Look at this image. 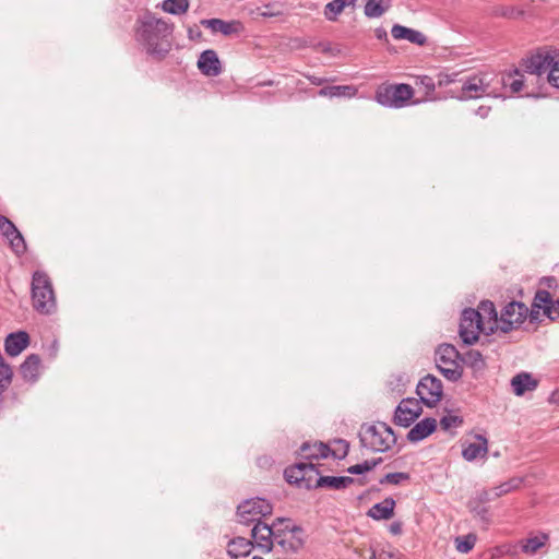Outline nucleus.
Returning a JSON list of instances; mask_svg holds the SVG:
<instances>
[{
  "instance_id": "nucleus-34",
  "label": "nucleus",
  "mask_w": 559,
  "mask_h": 559,
  "mask_svg": "<svg viewBox=\"0 0 559 559\" xmlns=\"http://www.w3.org/2000/svg\"><path fill=\"white\" fill-rule=\"evenodd\" d=\"M463 362L472 368L474 372H480L486 368V361L480 352L476 349L467 350L463 358Z\"/></svg>"
},
{
  "instance_id": "nucleus-15",
  "label": "nucleus",
  "mask_w": 559,
  "mask_h": 559,
  "mask_svg": "<svg viewBox=\"0 0 559 559\" xmlns=\"http://www.w3.org/2000/svg\"><path fill=\"white\" fill-rule=\"evenodd\" d=\"M533 308L543 309L544 314L550 320L559 318V299L554 300L547 290H537L533 301Z\"/></svg>"
},
{
  "instance_id": "nucleus-1",
  "label": "nucleus",
  "mask_w": 559,
  "mask_h": 559,
  "mask_svg": "<svg viewBox=\"0 0 559 559\" xmlns=\"http://www.w3.org/2000/svg\"><path fill=\"white\" fill-rule=\"evenodd\" d=\"M173 31L174 25L171 23L146 11L136 19L134 37L150 56L160 60L171 49L170 36Z\"/></svg>"
},
{
  "instance_id": "nucleus-39",
  "label": "nucleus",
  "mask_w": 559,
  "mask_h": 559,
  "mask_svg": "<svg viewBox=\"0 0 559 559\" xmlns=\"http://www.w3.org/2000/svg\"><path fill=\"white\" fill-rule=\"evenodd\" d=\"M476 543V536L474 534H467L455 538L456 550L461 554L469 552Z\"/></svg>"
},
{
  "instance_id": "nucleus-51",
  "label": "nucleus",
  "mask_w": 559,
  "mask_h": 559,
  "mask_svg": "<svg viewBox=\"0 0 559 559\" xmlns=\"http://www.w3.org/2000/svg\"><path fill=\"white\" fill-rule=\"evenodd\" d=\"M488 112H489L488 107H479L477 110V115H479L483 118L487 117Z\"/></svg>"
},
{
  "instance_id": "nucleus-6",
  "label": "nucleus",
  "mask_w": 559,
  "mask_h": 559,
  "mask_svg": "<svg viewBox=\"0 0 559 559\" xmlns=\"http://www.w3.org/2000/svg\"><path fill=\"white\" fill-rule=\"evenodd\" d=\"M414 95V90L408 84H394L381 87L376 93L377 102L385 107H405Z\"/></svg>"
},
{
  "instance_id": "nucleus-9",
  "label": "nucleus",
  "mask_w": 559,
  "mask_h": 559,
  "mask_svg": "<svg viewBox=\"0 0 559 559\" xmlns=\"http://www.w3.org/2000/svg\"><path fill=\"white\" fill-rule=\"evenodd\" d=\"M416 393L426 406L433 407L443 395V386L437 377L427 374L417 384Z\"/></svg>"
},
{
  "instance_id": "nucleus-3",
  "label": "nucleus",
  "mask_w": 559,
  "mask_h": 559,
  "mask_svg": "<svg viewBox=\"0 0 559 559\" xmlns=\"http://www.w3.org/2000/svg\"><path fill=\"white\" fill-rule=\"evenodd\" d=\"M359 439L362 447L373 452H385L396 442L392 428L384 423L362 426Z\"/></svg>"
},
{
  "instance_id": "nucleus-41",
  "label": "nucleus",
  "mask_w": 559,
  "mask_h": 559,
  "mask_svg": "<svg viewBox=\"0 0 559 559\" xmlns=\"http://www.w3.org/2000/svg\"><path fill=\"white\" fill-rule=\"evenodd\" d=\"M411 476L408 473L404 472H396V473H389L384 475L379 483L381 485L390 484V485H400L403 481L409 480Z\"/></svg>"
},
{
  "instance_id": "nucleus-11",
  "label": "nucleus",
  "mask_w": 559,
  "mask_h": 559,
  "mask_svg": "<svg viewBox=\"0 0 559 559\" xmlns=\"http://www.w3.org/2000/svg\"><path fill=\"white\" fill-rule=\"evenodd\" d=\"M423 408L416 399H404L397 405L394 421L402 427L411 426L421 414Z\"/></svg>"
},
{
  "instance_id": "nucleus-24",
  "label": "nucleus",
  "mask_w": 559,
  "mask_h": 559,
  "mask_svg": "<svg viewBox=\"0 0 559 559\" xmlns=\"http://www.w3.org/2000/svg\"><path fill=\"white\" fill-rule=\"evenodd\" d=\"M21 374L24 380L35 382L39 378L40 372V358L36 354H31L26 357L20 367Z\"/></svg>"
},
{
  "instance_id": "nucleus-50",
  "label": "nucleus",
  "mask_w": 559,
  "mask_h": 559,
  "mask_svg": "<svg viewBox=\"0 0 559 559\" xmlns=\"http://www.w3.org/2000/svg\"><path fill=\"white\" fill-rule=\"evenodd\" d=\"M374 34H376V37L380 40L386 39V37H388L386 31L382 27L376 28Z\"/></svg>"
},
{
  "instance_id": "nucleus-31",
  "label": "nucleus",
  "mask_w": 559,
  "mask_h": 559,
  "mask_svg": "<svg viewBox=\"0 0 559 559\" xmlns=\"http://www.w3.org/2000/svg\"><path fill=\"white\" fill-rule=\"evenodd\" d=\"M391 7V0H367L364 13L367 17L382 16Z\"/></svg>"
},
{
  "instance_id": "nucleus-36",
  "label": "nucleus",
  "mask_w": 559,
  "mask_h": 559,
  "mask_svg": "<svg viewBox=\"0 0 559 559\" xmlns=\"http://www.w3.org/2000/svg\"><path fill=\"white\" fill-rule=\"evenodd\" d=\"M548 538L549 537L547 534H540L525 539L522 544L523 552L528 555L536 554L542 547L546 545Z\"/></svg>"
},
{
  "instance_id": "nucleus-18",
  "label": "nucleus",
  "mask_w": 559,
  "mask_h": 559,
  "mask_svg": "<svg viewBox=\"0 0 559 559\" xmlns=\"http://www.w3.org/2000/svg\"><path fill=\"white\" fill-rule=\"evenodd\" d=\"M198 68L200 71L207 76H217L222 72L221 61L217 53L207 49L204 50L198 60Z\"/></svg>"
},
{
  "instance_id": "nucleus-43",
  "label": "nucleus",
  "mask_w": 559,
  "mask_h": 559,
  "mask_svg": "<svg viewBox=\"0 0 559 559\" xmlns=\"http://www.w3.org/2000/svg\"><path fill=\"white\" fill-rule=\"evenodd\" d=\"M463 424V418L454 414H448L440 420V426L443 430L456 428Z\"/></svg>"
},
{
  "instance_id": "nucleus-46",
  "label": "nucleus",
  "mask_w": 559,
  "mask_h": 559,
  "mask_svg": "<svg viewBox=\"0 0 559 559\" xmlns=\"http://www.w3.org/2000/svg\"><path fill=\"white\" fill-rule=\"evenodd\" d=\"M379 559H400V552L397 550L388 548L378 550Z\"/></svg>"
},
{
  "instance_id": "nucleus-33",
  "label": "nucleus",
  "mask_w": 559,
  "mask_h": 559,
  "mask_svg": "<svg viewBox=\"0 0 559 559\" xmlns=\"http://www.w3.org/2000/svg\"><path fill=\"white\" fill-rule=\"evenodd\" d=\"M357 90L350 85H332L319 91L320 96L333 97H353Z\"/></svg>"
},
{
  "instance_id": "nucleus-28",
  "label": "nucleus",
  "mask_w": 559,
  "mask_h": 559,
  "mask_svg": "<svg viewBox=\"0 0 559 559\" xmlns=\"http://www.w3.org/2000/svg\"><path fill=\"white\" fill-rule=\"evenodd\" d=\"M354 479L349 476H320L317 479L316 487H326L331 489H343L353 484Z\"/></svg>"
},
{
  "instance_id": "nucleus-49",
  "label": "nucleus",
  "mask_w": 559,
  "mask_h": 559,
  "mask_svg": "<svg viewBox=\"0 0 559 559\" xmlns=\"http://www.w3.org/2000/svg\"><path fill=\"white\" fill-rule=\"evenodd\" d=\"M337 444L341 447V449L343 451L342 455H337V457L345 456L347 454V451H348V443L346 441H344V440H338ZM334 456H336L335 453H334Z\"/></svg>"
},
{
  "instance_id": "nucleus-7",
  "label": "nucleus",
  "mask_w": 559,
  "mask_h": 559,
  "mask_svg": "<svg viewBox=\"0 0 559 559\" xmlns=\"http://www.w3.org/2000/svg\"><path fill=\"white\" fill-rule=\"evenodd\" d=\"M273 511V506L263 498H252L243 501L237 508V515L239 522L246 525L251 523L261 522V519L270 515Z\"/></svg>"
},
{
  "instance_id": "nucleus-44",
  "label": "nucleus",
  "mask_w": 559,
  "mask_h": 559,
  "mask_svg": "<svg viewBox=\"0 0 559 559\" xmlns=\"http://www.w3.org/2000/svg\"><path fill=\"white\" fill-rule=\"evenodd\" d=\"M547 78L552 86L559 87V58L557 60L554 59Z\"/></svg>"
},
{
  "instance_id": "nucleus-8",
  "label": "nucleus",
  "mask_w": 559,
  "mask_h": 559,
  "mask_svg": "<svg viewBox=\"0 0 559 559\" xmlns=\"http://www.w3.org/2000/svg\"><path fill=\"white\" fill-rule=\"evenodd\" d=\"M459 332L463 343L471 345L477 342L480 332L487 334L488 330L479 320V313L475 309L468 308L462 312Z\"/></svg>"
},
{
  "instance_id": "nucleus-48",
  "label": "nucleus",
  "mask_w": 559,
  "mask_h": 559,
  "mask_svg": "<svg viewBox=\"0 0 559 559\" xmlns=\"http://www.w3.org/2000/svg\"><path fill=\"white\" fill-rule=\"evenodd\" d=\"M389 531L393 535H400L402 533V523L396 521L390 524Z\"/></svg>"
},
{
  "instance_id": "nucleus-52",
  "label": "nucleus",
  "mask_w": 559,
  "mask_h": 559,
  "mask_svg": "<svg viewBox=\"0 0 559 559\" xmlns=\"http://www.w3.org/2000/svg\"><path fill=\"white\" fill-rule=\"evenodd\" d=\"M310 81L311 83L316 84V85H321L323 82H325L324 79L322 78H317V76H311L310 78Z\"/></svg>"
},
{
  "instance_id": "nucleus-10",
  "label": "nucleus",
  "mask_w": 559,
  "mask_h": 559,
  "mask_svg": "<svg viewBox=\"0 0 559 559\" xmlns=\"http://www.w3.org/2000/svg\"><path fill=\"white\" fill-rule=\"evenodd\" d=\"M491 80L492 78L488 73H480L469 76L462 85L463 97L479 98L484 95H489V86Z\"/></svg>"
},
{
  "instance_id": "nucleus-45",
  "label": "nucleus",
  "mask_w": 559,
  "mask_h": 559,
  "mask_svg": "<svg viewBox=\"0 0 559 559\" xmlns=\"http://www.w3.org/2000/svg\"><path fill=\"white\" fill-rule=\"evenodd\" d=\"M419 84L426 90L427 94H431L436 90L435 82L430 76L424 75L419 78Z\"/></svg>"
},
{
  "instance_id": "nucleus-17",
  "label": "nucleus",
  "mask_w": 559,
  "mask_h": 559,
  "mask_svg": "<svg viewBox=\"0 0 559 559\" xmlns=\"http://www.w3.org/2000/svg\"><path fill=\"white\" fill-rule=\"evenodd\" d=\"M313 473L318 474L312 463L301 462L287 467L284 476L289 484L301 485L302 481L310 479Z\"/></svg>"
},
{
  "instance_id": "nucleus-16",
  "label": "nucleus",
  "mask_w": 559,
  "mask_h": 559,
  "mask_svg": "<svg viewBox=\"0 0 559 559\" xmlns=\"http://www.w3.org/2000/svg\"><path fill=\"white\" fill-rule=\"evenodd\" d=\"M476 312L479 313V320L483 321V324L487 326V335L499 330V317L492 301L483 300Z\"/></svg>"
},
{
  "instance_id": "nucleus-22",
  "label": "nucleus",
  "mask_w": 559,
  "mask_h": 559,
  "mask_svg": "<svg viewBox=\"0 0 559 559\" xmlns=\"http://www.w3.org/2000/svg\"><path fill=\"white\" fill-rule=\"evenodd\" d=\"M391 34L394 39H404L418 46H424L427 43V37L421 32L408 28L400 24L393 25Z\"/></svg>"
},
{
  "instance_id": "nucleus-54",
  "label": "nucleus",
  "mask_w": 559,
  "mask_h": 559,
  "mask_svg": "<svg viewBox=\"0 0 559 559\" xmlns=\"http://www.w3.org/2000/svg\"><path fill=\"white\" fill-rule=\"evenodd\" d=\"M252 559H263V558L260 556H254Z\"/></svg>"
},
{
  "instance_id": "nucleus-26",
  "label": "nucleus",
  "mask_w": 559,
  "mask_h": 559,
  "mask_svg": "<svg viewBox=\"0 0 559 559\" xmlns=\"http://www.w3.org/2000/svg\"><path fill=\"white\" fill-rule=\"evenodd\" d=\"M511 386L513 392L521 396L526 391L534 390L537 386V381L530 373L522 372L512 378Z\"/></svg>"
},
{
  "instance_id": "nucleus-19",
  "label": "nucleus",
  "mask_w": 559,
  "mask_h": 559,
  "mask_svg": "<svg viewBox=\"0 0 559 559\" xmlns=\"http://www.w3.org/2000/svg\"><path fill=\"white\" fill-rule=\"evenodd\" d=\"M29 345V335L25 331L10 333L4 341V349L9 356L20 355Z\"/></svg>"
},
{
  "instance_id": "nucleus-14",
  "label": "nucleus",
  "mask_w": 559,
  "mask_h": 559,
  "mask_svg": "<svg viewBox=\"0 0 559 559\" xmlns=\"http://www.w3.org/2000/svg\"><path fill=\"white\" fill-rule=\"evenodd\" d=\"M0 231L10 241L12 249L16 253H23L26 250L22 234L15 225L5 216L0 215Z\"/></svg>"
},
{
  "instance_id": "nucleus-21",
  "label": "nucleus",
  "mask_w": 559,
  "mask_h": 559,
  "mask_svg": "<svg viewBox=\"0 0 559 559\" xmlns=\"http://www.w3.org/2000/svg\"><path fill=\"white\" fill-rule=\"evenodd\" d=\"M552 61L554 57L549 55H534L525 61V71L532 75L538 76L544 73H549Z\"/></svg>"
},
{
  "instance_id": "nucleus-40",
  "label": "nucleus",
  "mask_w": 559,
  "mask_h": 559,
  "mask_svg": "<svg viewBox=\"0 0 559 559\" xmlns=\"http://www.w3.org/2000/svg\"><path fill=\"white\" fill-rule=\"evenodd\" d=\"M468 508H469V511L476 518H478L481 522H484L485 524H489V522H490L489 512H488V508L485 504H480L474 500V501H469Z\"/></svg>"
},
{
  "instance_id": "nucleus-27",
  "label": "nucleus",
  "mask_w": 559,
  "mask_h": 559,
  "mask_svg": "<svg viewBox=\"0 0 559 559\" xmlns=\"http://www.w3.org/2000/svg\"><path fill=\"white\" fill-rule=\"evenodd\" d=\"M357 0H333L324 7V17L328 21L334 22L346 7H354Z\"/></svg>"
},
{
  "instance_id": "nucleus-38",
  "label": "nucleus",
  "mask_w": 559,
  "mask_h": 559,
  "mask_svg": "<svg viewBox=\"0 0 559 559\" xmlns=\"http://www.w3.org/2000/svg\"><path fill=\"white\" fill-rule=\"evenodd\" d=\"M523 483V478L522 477H512L510 478L509 480L500 484L499 486L495 487L493 488V496L496 498H499L503 495H507L518 488H520V486L522 485Z\"/></svg>"
},
{
  "instance_id": "nucleus-25",
  "label": "nucleus",
  "mask_w": 559,
  "mask_h": 559,
  "mask_svg": "<svg viewBox=\"0 0 559 559\" xmlns=\"http://www.w3.org/2000/svg\"><path fill=\"white\" fill-rule=\"evenodd\" d=\"M395 504L396 503L393 498H385L382 502L372 506L367 514L373 520H389L394 514Z\"/></svg>"
},
{
  "instance_id": "nucleus-23",
  "label": "nucleus",
  "mask_w": 559,
  "mask_h": 559,
  "mask_svg": "<svg viewBox=\"0 0 559 559\" xmlns=\"http://www.w3.org/2000/svg\"><path fill=\"white\" fill-rule=\"evenodd\" d=\"M437 427V421L433 418H424L418 421L407 433V440L411 442H418L431 435Z\"/></svg>"
},
{
  "instance_id": "nucleus-35",
  "label": "nucleus",
  "mask_w": 559,
  "mask_h": 559,
  "mask_svg": "<svg viewBox=\"0 0 559 559\" xmlns=\"http://www.w3.org/2000/svg\"><path fill=\"white\" fill-rule=\"evenodd\" d=\"M500 82L504 87H509L512 93L521 92L524 85L523 75L518 69L503 75Z\"/></svg>"
},
{
  "instance_id": "nucleus-2",
  "label": "nucleus",
  "mask_w": 559,
  "mask_h": 559,
  "mask_svg": "<svg viewBox=\"0 0 559 559\" xmlns=\"http://www.w3.org/2000/svg\"><path fill=\"white\" fill-rule=\"evenodd\" d=\"M32 301L36 311L50 314L56 310V297L48 275L43 271H35L32 277Z\"/></svg>"
},
{
  "instance_id": "nucleus-37",
  "label": "nucleus",
  "mask_w": 559,
  "mask_h": 559,
  "mask_svg": "<svg viewBox=\"0 0 559 559\" xmlns=\"http://www.w3.org/2000/svg\"><path fill=\"white\" fill-rule=\"evenodd\" d=\"M160 8L167 13L180 15L188 11L189 0H164Z\"/></svg>"
},
{
  "instance_id": "nucleus-4",
  "label": "nucleus",
  "mask_w": 559,
  "mask_h": 559,
  "mask_svg": "<svg viewBox=\"0 0 559 559\" xmlns=\"http://www.w3.org/2000/svg\"><path fill=\"white\" fill-rule=\"evenodd\" d=\"M459 358V352L451 344H442L436 350V366L440 373L449 381L455 382L462 377L463 369Z\"/></svg>"
},
{
  "instance_id": "nucleus-47",
  "label": "nucleus",
  "mask_w": 559,
  "mask_h": 559,
  "mask_svg": "<svg viewBox=\"0 0 559 559\" xmlns=\"http://www.w3.org/2000/svg\"><path fill=\"white\" fill-rule=\"evenodd\" d=\"M495 498L496 497L493 496V489L491 491H483L479 495V498H478L477 502L480 503V504H485L486 502H489V501H491Z\"/></svg>"
},
{
  "instance_id": "nucleus-29",
  "label": "nucleus",
  "mask_w": 559,
  "mask_h": 559,
  "mask_svg": "<svg viewBox=\"0 0 559 559\" xmlns=\"http://www.w3.org/2000/svg\"><path fill=\"white\" fill-rule=\"evenodd\" d=\"M201 24L210 28L212 32H219L224 35H230L237 31V22H225L221 19L202 20Z\"/></svg>"
},
{
  "instance_id": "nucleus-32",
  "label": "nucleus",
  "mask_w": 559,
  "mask_h": 559,
  "mask_svg": "<svg viewBox=\"0 0 559 559\" xmlns=\"http://www.w3.org/2000/svg\"><path fill=\"white\" fill-rule=\"evenodd\" d=\"M253 547L251 540L245 537H236L228 544V554L231 557L248 556Z\"/></svg>"
},
{
  "instance_id": "nucleus-12",
  "label": "nucleus",
  "mask_w": 559,
  "mask_h": 559,
  "mask_svg": "<svg viewBox=\"0 0 559 559\" xmlns=\"http://www.w3.org/2000/svg\"><path fill=\"white\" fill-rule=\"evenodd\" d=\"M301 528L298 526L285 525L283 531H278L275 535V543L283 548L286 552H297L304 545V540L298 534Z\"/></svg>"
},
{
  "instance_id": "nucleus-13",
  "label": "nucleus",
  "mask_w": 559,
  "mask_h": 559,
  "mask_svg": "<svg viewBox=\"0 0 559 559\" xmlns=\"http://www.w3.org/2000/svg\"><path fill=\"white\" fill-rule=\"evenodd\" d=\"M278 531H275L272 526L266 523L258 522L251 530V536L258 548L265 552H270L275 543V535Z\"/></svg>"
},
{
  "instance_id": "nucleus-30",
  "label": "nucleus",
  "mask_w": 559,
  "mask_h": 559,
  "mask_svg": "<svg viewBox=\"0 0 559 559\" xmlns=\"http://www.w3.org/2000/svg\"><path fill=\"white\" fill-rule=\"evenodd\" d=\"M300 450L306 459H325L331 452L329 445L323 442H316L313 444L304 443Z\"/></svg>"
},
{
  "instance_id": "nucleus-53",
  "label": "nucleus",
  "mask_w": 559,
  "mask_h": 559,
  "mask_svg": "<svg viewBox=\"0 0 559 559\" xmlns=\"http://www.w3.org/2000/svg\"><path fill=\"white\" fill-rule=\"evenodd\" d=\"M278 522H280L281 524H284V523H285V520H283V519H278Z\"/></svg>"
},
{
  "instance_id": "nucleus-5",
  "label": "nucleus",
  "mask_w": 559,
  "mask_h": 559,
  "mask_svg": "<svg viewBox=\"0 0 559 559\" xmlns=\"http://www.w3.org/2000/svg\"><path fill=\"white\" fill-rule=\"evenodd\" d=\"M537 308H533L530 312L527 306L521 301H510L507 304L499 316V331L509 333L521 326L526 320L528 313L532 319H535V313H538Z\"/></svg>"
},
{
  "instance_id": "nucleus-42",
  "label": "nucleus",
  "mask_w": 559,
  "mask_h": 559,
  "mask_svg": "<svg viewBox=\"0 0 559 559\" xmlns=\"http://www.w3.org/2000/svg\"><path fill=\"white\" fill-rule=\"evenodd\" d=\"M381 461H382V459H378V460L365 461L362 463L353 465L348 468V473L357 474V475L364 474L366 472L373 469Z\"/></svg>"
},
{
  "instance_id": "nucleus-20",
  "label": "nucleus",
  "mask_w": 559,
  "mask_h": 559,
  "mask_svg": "<svg viewBox=\"0 0 559 559\" xmlns=\"http://www.w3.org/2000/svg\"><path fill=\"white\" fill-rule=\"evenodd\" d=\"M476 441L463 447L462 456L467 462L486 457L488 453V440L481 435L475 436Z\"/></svg>"
}]
</instances>
